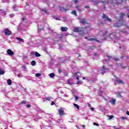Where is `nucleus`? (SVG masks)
I'll use <instances>...</instances> for the list:
<instances>
[{
    "label": "nucleus",
    "mask_w": 129,
    "mask_h": 129,
    "mask_svg": "<svg viewBox=\"0 0 129 129\" xmlns=\"http://www.w3.org/2000/svg\"><path fill=\"white\" fill-rule=\"evenodd\" d=\"M83 80L86 79V78H83Z\"/></svg>",
    "instance_id": "774afa93"
},
{
    "label": "nucleus",
    "mask_w": 129,
    "mask_h": 129,
    "mask_svg": "<svg viewBox=\"0 0 129 129\" xmlns=\"http://www.w3.org/2000/svg\"><path fill=\"white\" fill-rule=\"evenodd\" d=\"M0 14H3V15H7V12L3 10H0Z\"/></svg>",
    "instance_id": "dca6fc26"
},
{
    "label": "nucleus",
    "mask_w": 129,
    "mask_h": 129,
    "mask_svg": "<svg viewBox=\"0 0 129 129\" xmlns=\"http://www.w3.org/2000/svg\"><path fill=\"white\" fill-rule=\"evenodd\" d=\"M16 40H19L20 44H22V43H24V39L23 38L16 37Z\"/></svg>",
    "instance_id": "9d476101"
},
{
    "label": "nucleus",
    "mask_w": 129,
    "mask_h": 129,
    "mask_svg": "<svg viewBox=\"0 0 129 129\" xmlns=\"http://www.w3.org/2000/svg\"><path fill=\"white\" fill-rule=\"evenodd\" d=\"M67 82L69 85H72V84H73V81L72 80V79L68 80Z\"/></svg>",
    "instance_id": "ddd939ff"
},
{
    "label": "nucleus",
    "mask_w": 129,
    "mask_h": 129,
    "mask_svg": "<svg viewBox=\"0 0 129 129\" xmlns=\"http://www.w3.org/2000/svg\"><path fill=\"white\" fill-rule=\"evenodd\" d=\"M26 106H27V107L28 108H30V107H31V105L28 104V105H27Z\"/></svg>",
    "instance_id": "c03bdc74"
},
{
    "label": "nucleus",
    "mask_w": 129,
    "mask_h": 129,
    "mask_svg": "<svg viewBox=\"0 0 129 129\" xmlns=\"http://www.w3.org/2000/svg\"><path fill=\"white\" fill-rule=\"evenodd\" d=\"M74 32H75L76 33H78V32H80L79 28H74Z\"/></svg>",
    "instance_id": "6ab92c4d"
},
{
    "label": "nucleus",
    "mask_w": 129,
    "mask_h": 129,
    "mask_svg": "<svg viewBox=\"0 0 129 129\" xmlns=\"http://www.w3.org/2000/svg\"><path fill=\"white\" fill-rule=\"evenodd\" d=\"M59 10L61 11V12H66V11H67V10L63 7H59Z\"/></svg>",
    "instance_id": "a211bd4d"
},
{
    "label": "nucleus",
    "mask_w": 129,
    "mask_h": 129,
    "mask_svg": "<svg viewBox=\"0 0 129 129\" xmlns=\"http://www.w3.org/2000/svg\"><path fill=\"white\" fill-rule=\"evenodd\" d=\"M127 17L129 18V13L127 14Z\"/></svg>",
    "instance_id": "0e129e2a"
},
{
    "label": "nucleus",
    "mask_w": 129,
    "mask_h": 129,
    "mask_svg": "<svg viewBox=\"0 0 129 129\" xmlns=\"http://www.w3.org/2000/svg\"><path fill=\"white\" fill-rule=\"evenodd\" d=\"M58 72H59V73H61V70H58Z\"/></svg>",
    "instance_id": "bf43d9fd"
},
{
    "label": "nucleus",
    "mask_w": 129,
    "mask_h": 129,
    "mask_svg": "<svg viewBox=\"0 0 129 129\" xmlns=\"http://www.w3.org/2000/svg\"><path fill=\"white\" fill-rule=\"evenodd\" d=\"M22 68L23 69V71H26V70H27V67H26V66H23L22 67Z\"/></svg>",
    "instance_id": "2f4dec72"
},
{
    "label": "nucleus",
    "mask_w": 129,
    "mask_h": 129,
    "mask_svg": "<svg viewBox=\"0 0 129 129\" xmlns=\"http://www.w3.org/2000/svg\"><path fill=\"white\" fill-rule=\"evenodd\" d=\"M0 74L1 75H3V74H5V71L2 70H0Z\"/></svg>",
    "instance_id": "7c9ffc66"
},
{
    "label": "nucleus",
    "mask_w": 129,
    "mask_h": 129,
    "mask_svg": "<svg viewBox=\"0 0 129 129\" xmlns=\"http://www.w3.org/2000/svg\"><path fill=\"white\" fill-rule=\"evenodd\" d=\"M115 101H116L115 99L112 98L110 100L109 102H110V103H111V104H113V105H114V104H115Z\"/></svg>",
    "instance_id": "9b49d317"
},
{
    "label": "nucleus",
    "mask_w": 129,
    "mask_h": 129,
    "mask_svg": "<svg viewBox=\"0 0 129 129\" xmlns=\"http://www.w3.org/2000/svg\"><path fill=\"white\" fill-rule=\"evenodd\" d=\"M91 3H93V4H94V5H98V3H99L98 2L94 1V0H91Z\"/></svg>",
    "instance_id": "412c9836"
},
{
    "label": "nucleus",
    "mask_w": 129,
    "mask_h": 129,
    "mask_svg": "<svg viewBox=\"0 0 129 129\" xmlns=\"http://www.w3.org/2000/svg\"><path fill=\"white\" fill-rule=\"evenodd\" d=\"M36 54V52L35 51H32L31 52V55H35Z\"/></svg>",
    "instance_id": "58836bf2"
},
{
    "label": "nucleus",
    "mask_w": 129,
    "mask_h": 129,
    "mask_svg": "<svg viewBox=\"0 0 129 129\" xmlns=\"http://www.w3.org/2000/svg\"><path fill=\"white\" fill-rule=\"evenodd\" d=\"M121 118L122 119H125V118L124 117H121Z\"/></svg>",
    "instance_id": "13d9d810"
},
{
    "label": "nucleus",
    "mask_w": 129,
    "mask_h": 129,
    "mask_svg": "<svg viewBox=\"0 0 129 129\" xmlns=\"http://www.w3.org/2000/svg\"><path fill=\"white\" fill-rule=\"evenodd\" d=\"M114 59L116 61H118V60H119V59H118V58H114Z\"/></svg>",
    "instance_id": "de8ad7c7"
},
{
    "label": "nucleus",
    "mask_w": 129,
    "mask_h": 129,
    "mask_svg": "<svg viewBox=\"0 0 129 129\" xmlns=\"http://www.w3.org/2000/svg\"><path fill=\"white\" fill-rule=\"evenodd\" d=\"M14 11H18V6L17 5H14L13 6Z\"/></svg>",
    "instance_id": "4be33fe9"
},
{
    "label": "nucleus",
    "mask_w": 129,
    "mask_h": 129,
    "mask_svg": "<svg viewBox=\"0 0 129 129\" xmlns=\"http://www.w3.org/2000/svg\"><path fill=\"white\" fill-rule=\"evenodd\" d=\"M41 74H40V73H38V74H36V75H35V76L36 77H40V76H41Z\"/></svg>",
    "instance_id": "f704fd0d"
},
{
    "label": "nucleus",
    "mask_w": 129,
    "mask_h": 129,
    "mask_svg": "<svg viewBox=\"0 0 129 129\" xmlns=\"http://www.w3.org/2000/svg\"><path fill=\"white\" fill-rule=\"evenodd\" d=\"M81 24H83V25H85L86 24H87V22H86V19L85 18L82 19L80 20Z\"/></svg>",
    "instance_id": "1a4fd4ad"
},
{
    "label": "nucleus",
    "mask_w": 129,
    "mask_h": 129,
    "mask_svg": "<svg viewBox=\"0 0 129 129\" xmlns=\"http://www.w3.org/2000/svg\"><path fill=\"white\" fill-rule=\"evenodd\" d=\"M79 99V97L78 96H75V100H78Z\"/></svg>",
    "instance_id": "ea45409f"
},
{
    "label": "nucleus",
    "mask_w": 129,
    "mask_h": 129,
    "mask_svg": "<svg viewBox=\"0 0 129 129\" xmlns=\"http://www.w3.org/2000/svg\"><path fill=\"white\" fill-rule=\"evenodd\" d=\"M94 125H97V126H99V124L98 123H97L96 122L93 123Z\"/></svg>",
    "instance_id": "4c0bfd02"
},
{
    "label": "nucleus",
    "mask_w": 129,
    "mask_h": 129,
    "mask_svg": "<svg viewBox=\"0 0 129 129\" xmlns=\"http://www.w3.org/2000/svg\"><path fill=\"white\" fill-rule=\"evenodd\" d=\"M72 14H73V15H75V16H77V14L76 13V11H73L72 12Z\"/></svg>",
    "instance_id": "72a5a7b5"
},
{
    "label": "nucleus",
    "mask_w": 129,
    "mask_h": 129,
    "mask_svg": "<svg viewBox=\"0 0 129 129\" xmlns=\"http://www.w3.org/2000/svg\"><path fill=\"white\" fill-rule=\"evenodd\" d=\"M121 32L122 33H126V31H123V30H122Z\"/></svg>",
    "instance_id": "6e6d98bb"
},
{
    "label": "nucleus",
    "mask_w": 129,
    "mask_h": 129,
    "mask_svg": "<svg viewBox=\"0 0 129 129\" xmlns=\"http://www.w3.org/2000/svg\"><path fill=\"white\" fill-rule=\"evenodd\" d=\"M76 8L78 10V11H79V12H81V9H80V6H77Z\"/></svg>",
    "instance_id": "c85d7f7f"
},
{
    "label": "nucleus",
    "mask_w": 129,
    "mask_h": 129,
    "mask_svg": "<svg viewBox=\"0 0 129 129\" xmlns=\"http://www.w3.org/2000/svg\"><path fill=\"white\" fill-rule=\"evenodd\" d=\"M91 110L93 111V110H94V108H91Z\"/></svg>",
    "instance_id": "4d7b16f0"
},
{
    "label": "nucleus",
    "mask_w": 129,
    "mask_h": 129,
    "mask_svg": "<svg viewBox=\"0 0 129 129\" xmlns=\"http://www.w3.org/2000/svg\"><path fill=\"white\" fill-rule=\"evenodd\" d=\"M80 83H82V82L81 81H78L77 84H79Z\"/></svg>",
    "instance_id": "a18cd8bd"
},
{
    "label": "nucleus",
    "mask_w": 129,
    "mask_h": 129,
    "mask_svg": "<svg viewBox=\"0 0 129 129\" xmlns=\"http://www.w3.org/2000/svg\"><path fill=\"white\" fill-rule=\"evenodd\" d=\"M101 3H102L103 4L106 3V4H108V3L106 2V1H101Z\"/></svg>",
    "instance_id": "79ce46f5"
},
{
    "label": "nucleus",
    "mask_w": 129,
    "mask_h": 129,
    "mask_svg": "<svg viewBox=\"0 0 129 129\" xmlns=\"http://www.w3.org/2000/svg\"><path fill=\"white\" fill-rule=\"evenodd\" d=\"M97 57H98L97 53L94 54L93 56V59H96Z\"/></svg>",
    "instance_id": "393cba45"
},
{
    "label": "nucleus",
    "mask_w": 129,
    "mask_h": 129,
    "mask_svg": "<svg viewBox=\"0 0 129 129\" xmlns=\"http://www.w3.org/2000/svg\"><path fill=\"white\" fill-rule=\"evenodd\" d=\"M100 71H101V73L102 74V75H104L105 73L108 72V69H106L105 66H103L102 69H100Z\"/></svg>",
    "instance_id": "20e7f679"
},
{
    "label": "nucleus",
    "mask_w": 129,
    "mask_h": 129,
    "mask_svg": "<svg viewBox=\"0 0 129 129\" xmlns=\"http://www.w3.org/2000/svg\"><path fill=\"white\" fill-rule=\"evenodd\" d=\"M10 16L11 18H13V17H14V16H15V14H11V15H10Z\"/></svg>",
    "instance_id": "37998d69"
},
{
    "label": "nucleus",
    "mask_w": 129,
    "mask_h": 129,
    "mask_svg": "<svg viewBox=\"0 0 129 129\" xmlns=\"http://www.w3.org/2000/svg\"><path fill=\"white\" fill-rule=\"evenodd\" d=\"M77 74H78V73H76L74 75V76L75 77V79H77V80H79V77H78L77 76Z\"/></svg>",
    "instance_id": "f3484780"
},
{
    "label": "nucleus",
    "mask_w": 129,
    "mask_h": 129,
    "mask_svg": "<svg viewBox=\"0 0 129 129\" xmlns=\"http://www.w3.org/2000/svg\"><path fill=\"white\" fill-rule=\"evenodd\" d=\"M54 76H55V74H54V73H51L50 74H49V77H50V78H53Z\"/></svg>",
    "instance_id": "a878e982"
},
{
    "label": "nucleus",
    "mask_w": 129,
    "mask_h": 129,
    "mask_svg": "<svg viewBox=\"0 0 129 129\" xmlns=\"http://www.w3.org/2000/svg\"><path fill=\"white\" fill-rule=\"evenodd\" d=\"M7 83L8 85H12V80L11 79H8L7 80Z\"/></svg>",
    "instance_id": "aec40b11"
},
{
    "label": "nucleus",
    "mask_w": 129,
    "mask_h": 129,
    "mask_svg": "<svg viewBox=\"0 0 129 129\" xmlns=\"http://www.w3.org/2000/svg\"><path fill=\"white\" fill-rule=\"evenodd\" d=\"M7 53L8 54V55H9V56H14L15 54L14 52L11 49H8L7 50Z\"/></svg>",
    "instance_id": "6e6552de"
},
{
    "label": "nucleus",
    "mask_w": 129,
    "mask_h": 129,
    "mask_svg": "<svg viewBox=\"0 0 129 129\" xmlns=\"http://www.w3.org/2000/svg\"><path fill=\"white\" fill-rule=\"evenodd\" d=\"M60 30L62 32H66L67 30H68V28L67 27H61Z\"/></svg>",
    "instance_id": "4468645a"
},
{
    "label": "nucleus",
    "mask_w": 129,
    "mask_h": 129,
    "mask_svg": "<svg viewBox=\"0 0 129 129\" xmlns=\"http://www.w3.org/2000/svg\"><path fill=\"white\" fill-rule=\"evenodd\" d=\"M116 33H108V32L106 31L105 33V34H104V37H107V38H111V39H112L113 38H116Z\"/></svg>",
    "instance_id": "f03ea898"
},
{
    "label": "nucleus",
    "mask_w": 129,
    "mask_h": 129,
    "mask_svg": "<svg viewBox=\"0 0 129 129\" xmlns=\"http://www.w3.org/2000/svg\"><path fill=\"white\" fill-rule=\"evenodd\" d=\"M31 65L32 66H35L36 65V61L33 60L31 61Z\"/></svg>",
    "instance_id": "b1692460"
},
{
    "label": "nucleus",
    "mask_w": 129,
    "mask_h": 129,
    "mask_svg": "<svg viewBox=\"0 0 129 129\" xmlns=\"http://www.w3.org/2000/svg\"><path fill=\"white\" fill-rule=\"evenodd\" d=\"M116 82H117V83L119 84H123V82L120 79H117Z\"/></svg>",
    "instance_id": "2eb2a0df"
},
{
    "label": "nucleus",
    "mask_w": 129,
    "mask_h": 129,
    "mask_svg": "<svg viewBox=\"0 0 129 129\" xmlns=\"http://www.w3.org/2000/svg\"><path fill=\"white\" fill-rule=\"evenodd\" d=\"M85 9H89V6H85Z\"/></svg>",
    "instance_id": "8fccbe9b"
},
{
    "label": "nucleus",
    "mask_w": 129,
    "mask_h": 129,
    "mask_svg": "<svg viewBox=\"0 0 129 129\" xmlns=\"http://www.w3.org/2000/svg\"><path fill=\"white\" fill-rule=\"evenodd\" d=\"M64 97H68V95L67 94L64 95Z\"/></svg>",
    "instance_id": "603ef678"
},
{
    "label": "nucleus",
    "mask_w": 129,
    "mask_h": 129,
    "mask_svg": "<svg viewBox=\"0 0 129 129\" xmlns=\"http://www.w3.org/2000/svg\"><path fill=\"white\" fill-rule=\"evenodd\" d=\"M124 16H125V14H124V13H120L119 22H121V23L115 24L114 27H118L120 26H126L124 21H122L123 20V17H124Z\"/></svg>",
    "instance_id": "f257e3e1"
},
{
    "label": "nucleus",
    "mask_w": 129,
    "mask_h": 129,
    "mask_svg": "<svg viewBox=\"0 0 129 129\" xmlns=\"http://www.w3.org/2000/svg\"><path fill=\"white\" fill-rule=\"evenodd\" d=\"M53 19L54 20H57L58 21H59V20H60L59 18H57V17H56V16L53 17Z\"/></svg>",
    "instance_id": "e433bc0d"
},
{
    "label": "nucleus",
    "mask_w": 129,
    "mask_h": 129,
    "mask_svg": "<svg viewBox=\"0 0 129 129\" xmlns=\"http://www.w3.org/2000/svg\"><path fill=\"white\" fill-rule=\"evenodd\" d=\"M88 106H89V107H91V105L90 104H89Z\"/></svg>",
    "instance_id": "052dcab7"
},
{
    "label": "nucleus",
    "mask_w": 129,
    "mask_h": 129,
    "mask_svg": "<svg viewBox=\"0 0 129 129\" xmlns=\"http://www.w3.org/2000/svg\"><path fill=\"white\" fill-rule=\"evenodd\" d=\"M114 117V116L113 115H110L109 116V119H111V118H113Z\"/></svg>",
    "instance_id": "a19ab883"
},
{
    "label": "nucleus",
    "mask_w": 129,
    "mask_h": 129,
    "mask_svg": "<svg viewBox=\"0 0 129 129\" xmlns=\"http://www.w3.org/2000/svg\"><path fill=\"white\" fill-rule=\"evenodd\" d=\"M85 39H87V40H89V41H96V42H98V40H97V39L95 38H91V39H88V38H87V37H85Z\"/></svg>",
    "instance_id": "f8f14e48"
},
{
    "label": "nucleus",
    "mask_w": 129,
    "mask_h": 129,
    "mask_svg": "<svg viewBox=\"0 0 129 129\" xmlns=\"http://www.w3.org/2000/svg\"><path fill=\"white\" fill-rule=\"evenodd\" d=\"M22 21H25V18H22Z\"/></svg>",
    "instance_id": "680f3d73"
},
{
    "label": "nucleus",
    "mask_w": 129,
    "mask_h": 129,
    "mask_svg": "<svg viewBox=\"0 0 129 129\" xmlns=\"http://www.w3.org/2000/svg\"><path fill=\"white\" fill-rule=\"evenodd\" d=\"M58 112L60 116H63L65 115V111H64V108H60L58 109Z\"/></svg>",
    "instance_id": "39448f33"
},
{
    "label": "nucleus",
    "mask_w": 129,
    "mask_h": 129,
    "mask_svg": "<svg viewBox=\"0 0 129 129\" xmlns=\"http://www.w3.org/2000/svg\"><path fill=\"white\" fill-rule=\"evenodd\" d=\"M107 57H108V58H111V56H107Z\"/></svg>",
    "instance_id": "e2e57ef3"
},
{
    "label": "nucleus",
    "mask_w": 129,
    "mask_h": 129,
    "mask_svg": "<svg viewBox=\"0 0 129 129\" xmlns=\"http://www.w3.org/2000/svg\"><path fill=\"white\" fill-rule=\"evenodd\" d=\"M18 77H22V75H21V74H18Z\"/></svg>",
    "instance_id": "3c124183"
},
{
    "label": "nucleus",
    "mask_w": 129,
    "mask_h": 129,
    "mask_svg": "<svg viewBox=\"0 0 129 129\" xmlns=\"http://www.w3.org/2000/svg\"><path fill=\"white\" fill-rule=\"evenodd\" d=\"M74 2H75V4H77V3H78V0H75Z\"/></svg>",
    "instance_id": "09e8293b"
},
{
    "label": "nucleus",
    "mask_w": 129,
    "mask_h": 129,
    "mask_svg": "<svg viewBox=\"0 0 129 129\" xmlns=\"http://www.w3.org/2000/svg\"><path fill=\"white\" fill-rule=\"evenodd\" d=\"M41 56V54L39 53L38 52H35V56L36 57H40Z\"/></svg>",
    "instance_id": "5701e85b"
},
{
    "label": "nucleus",
    "mask_w": 129,
    "mask_h": 129,
    "mask_svg": "<svg viewBox=\"0 0 129 129\" xmlns=\"http://www.w3.org/2000/svg\"><path fill=\"white\" fill-rule=\"evenodd\" d=\"M45 99H46V100H48L49 101H50V100H51L52 97H47L45 98Z\"/></svg>",
    "instance_id": "bb28decb"
},
{
    "label": "nucleus",
    "mask_w": 129,
    "mask_h": 129,
    "mask_svg": "<svg viewBox=\"0 0 129 129\" xmlns=\"http://www.w3.org/2000/svg\"><path fill=\"white\" fill-rule=\"evenodd\" d=\"M83 127H85V126L84 125H82Z\"/></svg>",
    "instance_id": "338daca9"
},
{
    "label": "nucleus",
    "mask_w": 129,
    "mask_h": 129,
    "mask_svg": "<svg viewBox=\"0 0 129 129\" xmlns=\"http://www.w3.org/2000/svg\"><path fill=\"white\" fill-rule=\"evenodd\" d=\"M116 94H117V97H122V96H121V95H120V93H116Z\"/></svg>",
    "instance_id": "473e14b6"
},
{
    "label": "nucleus",
    "mask_w": 129,
    "mask_h": 129,
    "mask_svg": "<svg viewBox=\"0 0 129 129\" xmlns=\"http://www.w3.org/2000/svg\"><path fill=\"white\" fill-rule=\"evenodd\" d=\"M54 104H55V102H54V101H52L51 105H54Z\"/></svg>",
    "instance_id": "49530a36"
},
{
    "label": "nucleus",
    "mask_w": 129,
    "mask_h": 129,
    "mask_svg": "<svg viewBox=\"0 0 129 129\" xmlns=\"http://www.w3.org/2000/svg\"><path fill=\"white\" fill-rule=\"evenodd\" d=\"M115 127H116V126H113V128H115Z\"/></svg>",
    "instance_id": "69168bd1"
},
{
    "label": "nucleus",
    "mask_w": 129,
    "mask_h": 129,
    "mask_svg": "<svg viewBox=\"0 0 129 129\" xmlns=\"http://www.w3.org/2000/svg\"><path fill=\"white\" fill-rule=\"evenodd\" d=\"M74 105L75 107H76V108H77V109H79V106H78V104L74 103Z\"/></svg>",
    "instance_id": "cd10ccee"
},
{
    "label": "nucleus",
    "mask_w": 129,
    "mask_h": 129,
    "mask_svg": "<svg viewBox=\"0 0 129 129\" xmlns=\"http://www.w3.org/2000/svg\"><path fill=\"white\" fill-rule=\"evenodd\" d=\"M109 3H112V4H115L116 5H120L122 2H126V0H118V2L116 0H109Z\"/></svg>",
    "instance_id": "7ed1b4c3"
},
{
    "label": "nucleus",
    "mask_w": 129,
    "mask_h": 129,
    "mask_svg": "<svg viewBox=\"0 0 129 129\" xmlns=\"http://www.w3.org/2000/svg\"><path fill=\"white\" fill-rule=\"evenodd\" d=\"M4 33L6 36H11V35H12V31H11L8 28L5 29Z\"/></svg>",
    "instance_id": "423d86ee"
},
{
    "label": "nucleus",
    "mask_w": 129,
    "mask_h": 129,
    "mask_svg": "<svg viewBox=\"0 0 129 129\" xmlns=\"http://www.w3.org/2000/svg\"><path fill=\"white\" fill-rule=\"evenodd\" d=\"M42 12H44V13H45V14H48V12H47V10H46V9H41Z\"/></svg>",
    "instance_id": "c756f323"
},
{
    "label": "nucleus",
    "mask_w": 129,
    "mask_h": 129,
    "mask_svg": "<svg viewBox=\"0 0 129 129\" xmlns=\"http://www.w3.org/2000/svg\"><path fill=\"white\" fill-rule=\"evenodd\" d=\"M27 102H26V101L23 100L21 103L20 104H26Z\"/></svg>",
    "instance_id": "c9c22d12"
},
{
    "label": "nucleus",
    "mask_w": 129,
    "mask_h": 129,
    "mask_svg": "<svg viewBox=\"0 0 129 129\" xmlns=\"http://www.w3.org/2000/svg\"><path fill=\"white\" fill-rule=\"evenodd\" d=\"M126 113L127 115H129V111H127Z\"/></svg>",
    "instance_id": "864d4df0"
},
{
    "label": "nucleus",
    "mask_w": 129,
    "mask_h": 129,
    "mask_svg": "<svg viewBox=\"0 0 129 129\" xmlns=\"http://www.w3.org/2000/svg\"><path fill=\"white\" fill-rule=\"evenodd\" d=\"M8 1L10 0H3V3H6V2H8Z\"/></svg>",
    "instance_id": "5fc2aeb1"
},
{
    "label": "nucleus",
    "mask_w": 129,
    "mask_h": 129,
    "mask_svg": "<svg viewBox=\"0 0 129 129\" xmlns=\"http://www.w3.org/2000/svg\"><path fill=\"white\" fill-rule=\"evenodd\" d=\"M103 19H104L105 21H108V22H111V19L108 18V17L105 14L103 15Z\"/></svg>",
    "instance_id": "0eeeda50"
}]
</instances>
